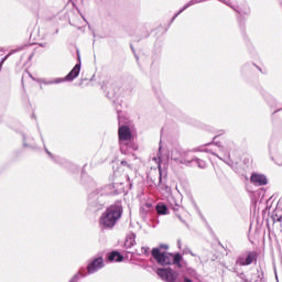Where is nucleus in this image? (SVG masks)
Returning a JSON list of instances; mask_svg holds the SVG:
<instances>
[{"instance_id":"nucleus-1","label":"nucleus","mask_w":282,"mask_h":282,"mask_svg":"<svg viewBox=\"0 0 282 282\" xmlns=\"http://www.w3.org/2000/svg\"><path fill=\"white\" fill-rule=\"evenodd\" d=\"M122 217V205L116 203L107 207L99 219L100 228H113L118 223V219Z\"/></svg>"},{"instance_id":"nucleus-2","label":"nucleus","mask_w":282,"mask_h":282,"mask_svg":"<svg viewBox=\"0 0 282 282\" xmlns=\"http://www.w3.org/2000/svg\"><path fill=\"white\" fill-rule=\"evenodd\" d=\"M166 248L169 247L161 246L160 248L153 249L152 257L155 259V261H158V263H160V265H171V263H174V265L182 268V264H180L182 261V256L164 251Z\"/></svg>"},{"instance_id":"nucleus-3","label":"nucleus","mask_w":282,"mask_h":282,"mask_svg":"<svg viewBox=\"0 0 282 282\" xmlns=\"http://www.w3.org/2000/svg\"><path fill=\"white\" fill-rule=\"evenodd\" d=\"M156 274L166 282H180L178 274L171 269H159Z\"/></svg>"},{"instance_id":"nucleus-4","label":"nucleus","mask_w":282,"mask_h":282,"mask_svg":"<svg viewBox=\"0 0 282 282\" xmlns=\"http://www.w3.org/2000/svg\"><path fill=\"white\" fill-rule=\"evenodd\" d=\"M250 182L254 184V186H265V184H268V177L263 174L253 173L250 177Z\"/></svg>"},{"instance_id":"nucleus-5","label":"nucleus","mask_w":282,"mask_h":282,"mask_svg":"<svg viewBox=\"0 0 282 282\" xmlns=\"http://www.w3.org/2000/svg\"><path fill=\"white\" fill-rule=\"evenodd\" d=\"M104 265H105V262L102 258L95 259L87 267L88 274H94V272H98V270H100V268H102Z\"/></svg>"},{"instance_id":"nucleus-6","label":"nucleus","mask_w":282,"mask_h":282,"mask_svg":"<svg viewBox=\"0 0 282 282\" xmlns=\"http://www.w3.org/2000/svg\"><path fill=\"white\" fill-rule=\"evenodd\" d=\"M119 140L121 142H129L131 140V130L127 126L119 127Z\"/></svg>"},{"instance_id":"nucleus-7","label":"nucleus","mask_w":282,"mask_h":282,"mask_svg":"<svg viewBox=\"0 0 282 282\" xmlns=\"http://www.w3.org/2000/svg\"><path fill=\"white\" fill-rule=\"evenodd\" d=\"M257 259V256L254 253H248L247 256H240L237 259L238 265H250Z\"/></svg>"},{"instance_id":"nucleus-8","label":"nucleus","mask_w":282,"mask_h":282,"mask_svg":"<svg viewBox=\"0 0 282 282\" xmlns=\"http://www.w3.org/2000/svg\"><path fill=\"white\" fill-rule=\"evenodd\" d=\"M78 74H80V63L74 66L69 74L65 77V80H74V78H78Z\"/></svg>"},{"instance_id":"nucleus-9","label":"nucleus","mask_w":282,"mask_h":282,"mask_svg":"<svg viewBox=\"0 0 282 282\" xmlns=\"http://www.w3.org/2000/svg\"><path fill=\"white\" fill-rule=\"evenodd\" d=\"M123 259L124 258L122 257V254H120L119 252H116V251L108 254V261H111V262H113V261L120 262V261H123Z\"/></svg>"},{"instance_id":"nucleus-10","label":"nucleus","mask_w":282,"mask_h":282,"mask_svg":"<svg viewBox=\"0 0 282 282\" xmlns=\"http://www.w3.org/2000/svg\"><path fill=\"white\" fill-rule=\"evenodd\" d=\"M156 213L159 215H169V207L164 204L156 205Z\"/></svg>"},{"instance_id":"nucleus-11","label":"nucleus","mask_w":282,"mask_h":282,"mask_svg":"<svg viewBox=\"0 0 282 282\" xmlns=\"http://www.w3.org/2000/svg\"><path fill=\"white\" fill-rule=\"evenodd\" d=\"M133 246H135V236H130L126 239L124 247L133 248Z\"/></svg>"},{"instance_id":"nucleus-12","label":"nucleus","mask_w":282,"mask_h":282,"mask_svg":"<svg viewBox=\"0 0 282 282\" xmlns=\"http://www.w3.org/2000/svg\"><path fill=\"white\" fill-rule=\"evenodd\" d=\"M65 80H67V79H65V77L64 78H55L51 82H45V85H58L61 83H65Z\"/></svg>"},{"instance_id":"nucleus-13","label":"nucleus","mask_w":282,"mask_h":282,"mask_svg":"<svg viewBox=\"0 0 282 282\" xmlns=\"http://www.w3.org/2000/svg\"><path fill=\"white\" fill-rule=\"evenodd\" d=\"M139 254H149V248L147 247H141Z\"/></svg>"},{"instance_id":"nucleus-14","label":"nucleus","mask_w":282,"mask_h":282,"mask_svg":"<svg viewBox=\"0 0 282 282\" xmlns=\"http://www.w3.org/2000/svg\"><path fill=\"white\" fill-rule=\"evenodd\" d=\"M177 153H180L178 150H174V151L171 153L172 160H177Z\"/></svg>"},{"instance_id":"nucleus-15","label":"nucleus","mask_w":282,"mask_h":282,"mask_svg":"<svg viewBox=\"0 0 282 282\" xmlns=\"http://www.w3.org/2000/svg\"><path fill=\"white\" fill-rule=\"evenodd\" d=\"M184 282H193V280L188 279V278H185L184 279Z\"/></svg>"},{"instance_id":"nucleus-16","label":"nucleus","mask_w":282,"mask_h":282,"mask_svg":"<svg viewBox=\"0 0 282 282\" xmlns=\"http://www.w3.org/2000/svg\"><path fill=\"white\" fill-rule=\"evenodd\" d=\"M154 162H156V164H160V160H158L156 158H154Z\"/></svg>"},{"instance_id":"nucleus-17","label":"nucleus","mask_w":282,"mask_h":282,"mask_svg":"<svg viewBox=\"0 0 282 282\" xmlns=\"http://www.w3.org/2000/svg\"><path fill=\"white\" fill-rule=\"evenodd\" d=\"M159 171H162V165H160V163H159Z\"/></svg>"},{"instance_id":"nucleus-18","label":"nucleus","mask_w":282,"mask_h":282,"mask_svg":"<svg viewBox=\"0 0 282 282\" xmlns=\"http://www.w3.org/2000/svg\"><path fill=\"white\" fill-rule=\"evenodd\" d=\"M147 207L149 208V210L151 209V205L150 204H148Z\"/></svg>"}]
</instances>
